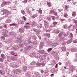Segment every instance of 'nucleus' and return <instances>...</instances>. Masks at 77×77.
Listing matches in <instances>:
<instances>
[{
    "instance_id": "obj_57",
    "label": "nucleus",
    "mask_w": 77,
    "mask_h": 77,
    "mask_svg": "<svg viewBox=\"0 0 77 77\" xmlns=\"http://www.w3.org/2000/svg\"><path fill=\"white\" fill-rule=\"evenodd\" d=\"M1 38L2 39H3V40H5V37L4 36H2L1 37Z\"/></svg>"
},
{
    "instance_id": "obj_54",
    "label": "nucleus",
    "mask_w": 77,
    "mask_h": 77,
    "mask_svg": "<svg viewBox=\"0 0 77 77\" xmlns=\"http://www.w3.org/2000/svg\"><path fill=\"white\" fill-rule=\"evenodd\" d=\"M0 61L1 62H3L4 61V60H3V59L2 58H0Z\"/></svg>"
},
{
    "instance_id": "obj_60",
    "label": "nucleus",
    "mask_w": 77,
    "mask_h": 77,
    "mask_svg": "<svg viewBox=\"0 0 77 77\" xmlns=\"http://www.w3.org/2000/svg\"><path fill=\"white\" fill-rule=\"evenodd\" d=\"M14 48L16 50H17V49H18V46H16Z\"/></svg>"
},
{
    "instance_id": "obj_23",
    "label": "nucleus",
    "mask_w": 77,
    "mask_h": 77,
    "mask_svg": "<svg viewBox=\"0 0 77 77\" xmlns=\"http://www.w3.org/2000/svg\"><path fill=\"white\" fill-rule=\"evenodd\" d=\"M71 42H72V41L71 40H69L67 41L66 43L67 44H70Z\"/></svg>"
},
{
    "instance_id": "obj_6",
    "label": "nucleus",
    "mask_w": 77,
    "mask_h": 77,
    "mask_svg": "<svg viewBox=\"0 0 77 77\" xmlns=\"http://www.w3.org/2000/svg\"><path fill=\"white\" fill-rule=\"evenodd\" d=\"M71 50L72 52H75L77 51V49L76 48H71Z\"/></svg>"
},
{
    "instance_id": "obj_15",
    "label": "nucleus",
    "mask_w": 77,
    "mask_h": 77,
    "mask_svg": "<svg viewBox=\"0 0 77 77\" xmlns=\"http://www.w3.org/2000/svg\"><path fill=\"white\" fill-rule=\"evenodd\" d=\"M56 71L57 70L56 69H53L51 70V72H56Z\"/></svg>"
},
{
    "instance_id": "obj_11",
    "label": "nucleus",
    "mask_w": 77,
    "mask_h": 77,
    "mask_svg": "<svg viewBox=\"0 0 77 77\" xmlns=\"http://www.w3.org/2000/svg\"><path fill=\"white\" fill-rule=\"evenodd\" d=\"M77 14H76V12L75 11H73L72 13V17H75L76 16V15Z\"/></svg>"
},
{
    "instance_id": "obj_40",
    "label": "nucleus",
    "mask_w": 77,
    "mask_h": 77,
    "mask_svg": "<svg viewBox=\"0 0 77 77\" xmlns=\"http://www.w3.org/2000/svg\"><path fill=\"white\" fill-rule=\"evenodd\" d=\"M45 62V60L42 59V60H40V62L42 63H44Z\"/></svg>"
},
{
    "instance_id": "obj_21",
    "label": "nucleus",
    "mask_w": 77,
    "mask_h": 77,
    "mask_svg": "<svg viewBox=\"0 0 77 77\" xmlns=\"http://www.w3.org/2000/svg\"><path fill=\"white\" fill-rule=\"evenodd\" d=\"M47 20H49V21H51V16H49L48 17H47Z\"/></svg>"
},
{
    "instance_id": "obj_14",
    "label": "nucleus",
    "mask_w": 77,
    "mask_h": 77,
    "mask_svg": "<svg viewBox=\"0 0 77 77\" xmlns=\"http://www.w3.org/2000/svg\"><path fill=\"white\" fill-rule=\"evenodd\" d=\"M38 17V14H33V15L31 16V17L33 19L35 18H36V17Z\"/></svg>"
},
{
    "instance_id": "obj_35",
    "label": "nucleus",
    "mask_w": 77,
    "mask_h": 77,
    "mask_svg": "<svg viewBox=\"0 0 77 77\" xmlns=\"http://www.w3.org/2000/svg\"><path fill=\"white\" fill-rule=\"evenodd\" d=\"M22 39H18L17 40V43H18V44H20V43H21V42H22Z\"/></svg>"
},
{
    "instance_id": "obj_50",
    "label": "nucleus",
    "mask_w": 77,
    "mask_h": 77,
    "mask_svg": "<svg viewBox=\"0 0 77 77\" xmlns=\"http://www.w3.org/2000/svg\"><path fill=\"white\" fill-rule=\"evenodd\" d=\"M0 73L2 75H3V74H5V73L3 72V71L2 70H0Z\"/></svg>"
},
{
    "instance_id": "obj_18",
    "label": "nucleus",
    "mask_w": 77,
    "mask_h": 77,
    "mask_svg": "<svg viewBox=\"0 0 77 77\" xmlns=\"http://www.w3.org/2000/svg\"><path fill=\"white\" fill-rule=\"evenodd\" d=\"M57 45V43H53L52 44V47H54Z\"/></svg>"
},
{
    "instance_id": "obj_52",
    "label": "nucleus",
    "mask_w": 77,
    "mask_h": 77,
    "mask_svg": "<svg viewBox=\"0 0 77 77\" xmlns=\"http://www.w3.org/2000/svg\"><path fill=\"white\" fill-rule=\"evenodd\" d=\"M69 36H70V37L71 38H72V37L73 36V35H72V33H70V35H69Z\"/></svg>"
},
{
    "instance_id": "obj_30",
    "label": "nucleus",
    "mask_w": 77,
    "mask_h": 77,
    "mask_svg": "<svg viewBox=\"0 0 77 77\" xmlns=\"http://www.w3.org/2000/svg\"><path fill=\"white\" fill-rule=\"evenodd\" d=\"M65 11H68V8L67 6V5H65Z\"/></svg>"
},
{
    "instance_id": "obj_13",
    "label": "nucleus",
    "mask_w": 77,
    "mask_h": 77,
    "mask_svg": "<svg viewBox=\"0 0 77 77\" xmlns=\"http://www.w3.org/2000/svg\"><path fill=\"white\" fill-rule=\"evenodd\" d=\"M47 4L48 7H51V3L50 2H47Z\"/></svg>"
},
{
    "instance_id": "obj_55",
    "label": "nucleus",
    "mask_w": 77,
    "mask_h": 77,
    "mask_svg": "<svg viewBox=\"0 0 77 77\" xmlns=\"http://www.w3.org/2000/svg\"><path fill=\"white\" fill-rule=\"evenodd\" d=\"M53 14L55 15H57V13L56 12H53Z\"/></svg>"
},
{
    "instance_id": "obj_20",
    "label": "nucleus",
    "mask_w": 77,
    "mask_h": 77,
    "mask_svg": "<svg viewBox=\"0 0 77 77\" xmlns=\"http://www.w3.org/2000/svg\"><path fill=\"white\" fill-rule=\"evenodd\" d=\"M7 60L9 62H11V57H10V56H8L7 57Z\"/></svg>"
},
{
    "instance_id": "obj_12",
    "label": "nucleus",
    "mask_w": 77,
    "mask_h": 77,
    "mask_svg": "<svg viewBox=\"0 0 77 77\" xmlns=\"http://www.w3.org/2000/svg\"><path fill=\"white\" fill-rule=\"evenodd\" d=\"M46 58V56L45 55H43L41 56V57L40 58V60H42V59H44Z\"/></svg>"
},
{
    "instance_id": "obj_49",
    "label": "nucleus",
    "mask_w": 77,
    "mask_h": 77,
    "mask_svg": "<svg viewBox=\"0 0 77 77\" xmlns=\"http://www.w3.org/2000/svg\"><path fill=\"white\" fill-rule=\"evenodd\" d=\"M36 65H37V66H41V63H39L38 62L37 63Z\"/></svg>"
},
{
    "instance_id": "obj_45",
    "label": "nucleus",
    "mask_w": 77,
    "mask_h": 77,
    "mask_svg": "<svg viewBox=\"0 0 77 77\" xmlns=\"http://www.w3.org/2000/svg\"><path fill=\"white\" fill-rule=\"evenodd\" d=\"M65 20H66L65 19H60V21H61V22H63Z\"/></svg>"
},
{
    "instance_id": "obj_19",
    "label": "nucleus",
    "mask_w": 77,
    "mask_h": 77,
    "mask_svg": "<svg viewBox=\"0 0 77 77\" xmlns=\"http://www.w3.org/2000/svg\"><path fill=\"white\" fill-rule=\"evenodd\" d=\"M16 59H17L16 57H14V56H12L11 58V60H15Z\"/></svg>"
},
{
    "instance_id": "obj_56",
    "label": "nucleus",
    "mask_w": 77,
    "mask_h": 77,
    "mask_svg": "<svg viewBox=\"0 0 77 77\" xmlns=\"http://www.w3.org/2000/svg\"><path fill=\"white\" fill-rule=\"evenodd\" d=\"M41 65H42L43 66H44L45 65V63H41Z\"/></svg>"
},
{
    "instance_id": "obj_25",
    "label": "nucleus",
    "mask_w": 77,
    "mask_h": 77,
    "mask_svg": "<svg viewBox=\"0 0 77 77\" xmlns=\"http://www.w3.org/2000/svg\"><path fill=\"white\" fill-rule=\"evenodd\" d=\"M39 53H40L41 54H44L45 53V51L44 50H42L40 51H39Z\"/></svg>"
},
{
    "instance_id": "obj_5",
    "label": "nucleus",
    "mask_w": 77,
    "mask_h": 77,
    "mask_svg": "<svg viewBox=\"0 0 77 77\" xmlns=\"http://www.w3.org/2000/svg\"><path fill=\"white\" fill-rule=\"evenodd\" d=\"M11 3V2L9 1H7V2H3L4 5H9V4Z\"/></svg>"
},
{
    "instance_id": "obj_51",
    "label": "nucleus",
    "mask_w": 77,
    "mask_h": 77,
    "mask_svg": "<svg viewBox=\"0 0 77 77\" xmlns=\"http://www.w3.org/2000/svg\"><path fill=\"white\" fill-rule=\"evenodd\" d=\"M4 31H5L4 33H8V31L6 30V29L4 30Z\"/></svg>"
},
{
    "instance_id": "obj_63",
    "label": "nucleus",
    "mask_w": 77,
    "mask_h": 77,
    "mask_svg": "<svg viewBox=\"0 0 77 77\" xmlns=\"http://www.w3.org/2000/svg\"><path fill=\"white\" fill-rule=\"evenodd\" d=\"M58 11H59V12H62V11H63V9L61 8L60 9H58Z\"/></svg>"
},
{
    "instance_id": "obj_3",
    "label": "nucleus",
    "mask_w": 77,
    "mask_h": 77,
    "mask_svg": "<svg viewBox=\"0 0 77 77\" xmlns=\"http://www.w3.org/2000/svg\"><path fill=\"white\" fill-rule=\"evenodd\" d=\"M28 24V25H25L24 26V27L25 29H29L30 28V24L29 23H26V25Z\"/></svg>"
},
{
    "instance_id": "obj_64",
    "label": "nucleus",
    "mask_w": 77,
    "mask_h": 77,
    "mask_svg": "<svg viewBox=\"0 0 77 77\" xmlns=\"http://www.w3.org/2000/svg\"><path fill=\"white\" fill-rule=\"evenodd\" d=\"M11 50H13V51H15L16 50L15 48H11Z\"/></svg>"
},
{
    "instance_id": "obj_37",
    "label": "nucleus",
    "mask_w": 77,
    "mask_h": 77,
    "mask_svg": "<svg viewBox=\"0 0 77 77\" xmlns=\"http://www.w3.org/2000/svg\"><path fill=\"white\" fill-rule=\"evenodd\" d=\"M33 30L34 32H35L36 33H37L39 32V31H38V30L35 28H34L33 29Z\"/></svg>"
},
{
    "instance_id": "obj_62",
    "label": "nucleus",
    "mask_w": 77,
    "mask_h": 77,
    "mask_svg": "<svg viewBox=\"0 0 77 77\" xmlns=\"http://www.w3.org/2000/svg\"><path fill=\"white\" fill-rule=\"evenodd\" d=\"M5 6V4H4L3 2L2 4L1 5V7H3V6Z\"/></svg>"
},
{
    "instance_id": "obj_2",
    "label": "nucleus",
    "mask_w": 77,
    "mask_h": 77,
    "mask_svg": "<svg viewBox=\"0 0 77 77\" xmlns=\"http://www.w3.org/2000/svg\"><path fill=\"white\" fill-rule=\"evenodd\" d=\"M44 25L46 27H47L48 26V22L47 21L45 20L44 22Z\"/></svg>"
},
{
    "instance_id": "obj_48",
    "label": "nucleus",
    "mask_w": 77,
    "mask_h": 77,
    "mask_svg": "<svg viewBox=\"0 0 77 77\" xmlns=\"http://www.w3.org/2000/svg\"><path fill=\"white\" fill-rule=\"evenodd\" d=\"M17 38L18 39H21L23 38V36H21V35H19L18 37Z\"/></svg>"
},
{
    "instance_id": "obj_16",
    "label": "nucleus",
    "mask_w": 77,
    "mask_h": 77,
    "mask_svg": "<svg viewBox=\"0 0 77 77\" xmlns=\"http://www.w3.org/2000/svg\"><path fill=\"white\" fill-rule=\"evenodd\" d=\"M9 11L7 10H5V11H4V14H5L8 15L9 14Z\"/></svg>"
},
{
    "instance_id": "obj_41",
    "label": "nucleus",
    "mask_w": 77,
    "mask_h": 77,
    "mask_svg": "<svg viewBox=\"0 0 77 77\" xmlns=\"http://www.w3.org/2000/svg\"><path fill=\"white\" fill-rule=\"evenodd\" d=\"M23 69L24 71H26V70H27V66H23Z\"/></svg>"
},
{
    "instance_id": "obj_34",
    "label": "nucleus",
    "mask_w": 77,
    "mask_h": 77,
    "mask_svg": "<svg viewBox=\"0 0 77 77\" xmlns=\"http://www.w3.org/2000/svg\"><path fill=\"white\" fill-rule=\"evenodd\" d=\"M66 50V48L65 47H63L62 48V50L63 51H65Z\"/></svg>"
},
{
    "instance_id": "obj_7",
    "label": "nucleus",
    "mask_w": 77,
    "mask_h": 77,
    "mask_svg": "<svg viewBox=\"0 0 77 77\" xmlns=\"http://www.w3.org/2000/svg\"><path fill=\"white\" fill-rule=\"evenodd\" d=\"M24 29L23 28H19V32L22 33H24Z\"/></svg>"
},
{
    "instance_id": "obj_46",
    "label": "nucleus",
    "mask_w": 77,
    "mask_h": 77,
    "mask_svg": "<svg viewBox=\"0 0 77 77\" xmlns=\"http://www.w3.org/2000/svg\"><path fill=\"white\" fill-rule=\"evenodd\" d=\"M45 75H46V76H48V75H49V73L47 72H45Z\"/></svg>"
},
{
    "instance_id": "obj_39",
    "label": "nucleus",
    "mask_w": 77,
    "mask_h": 77,
    "mask_svg": "<svg viewBox=\"0 0 77 77\" xmlns=\"http://www.w3.org/2000/svg\"><path fill=\"white\" fill-rule=\"evenodd\" d=\"M22 19L23 20H24V21H27V20H26L27 19L25 17H24V16H23L22 17Z\"/></svg>"
},
{
    "instance_id": "obj_10",
    "label": "nucleus",
    "mask_w": 77,
    "mask_h": 77,
    "mask_svg": "<svg viewBox=\"0 0 77 77\" xmlns=\"http://www.w3.org/2000/svg\"><path fill=\"white\" fill-rule=\"evenodd\" d=\"M31 24L33 26H35L37 25V23L36 22L32 21L31 22Z\"/></svg>"
},
{
    "instance_id": "obj_8",
    "label": "nucleus",
    "mask_w": 77,
    "mask_h": 77,
    "mask_svg": "<svg viewBox=\"0 0 77 77\" xmlns=\"http://www.w3.org/2000/svg\"><path fill=\"white\" fill-rule=\"evenodd\" d=\"M57 24H58V22L54 21L53 23V24L54 25V27H57V26L56 25H57Z\"/></svg>"
},
{
    "instance_id": "obj_53",
    "label": "nucleus",
    "mask_w": 77,
    "mask_h": 77,
    "mask_svg": "<svg viewBox=\"0 0 77 77\" xmlns=\"http://www.w3.org/2000/svg\"><path fill=\"white\" fill-rule=\"evenodd\" d=\"M52 50V48H49L48 49L47 51H48V52H49V51H51Z\"/></svg>"
},
{
    "instance_id": "obj_29",
    "label": "nucleus",
    "mask_w": 77,
    "mask_h": 77,
    "mask_svg": "<svg viewBox=\"0 0 77 77\" xmlns=\"http://www.w3.org/2000/svg\"><path fill=\"white\" fill-rule=\"evenodd\" d=\"M1 56L3 59H5V54H2L1 55Z\"/></svg>"
},
{
    "instance_id": "obj_38",
    "label": "nucleus",
    "mask_w": 77,
    "mask_h": 77,
    "mask_svg": "<svg viewBox=\"0 0 77 77\" xmlns=\"http://www.w3.org/2000/svg\"><path fill=\"white\" fill-rule=\"evenodd\" d=\"M76 28V26L75 25H74L73 27V28L71 29L72 30H74V29H75Z\"/></svg>"
},
{
    "instance_id": "obj_36",
    "label": "nucleus",
    "mask_w": 77,
    "mask_h": 77,
    "mask_svg": "<svg viewBox=\"0 0 77 77\" xmlns=\"http://www.w3.org/2000/svg\"><path fill=\"white\" fill-rule=\"evenodd\" d=\"M44 45V43H43V42H42L40 43V46L41 47V48H43V45Z\"/></svg>"
},
{
    "instance_id": "obj_27",
    "label": "nucleus",
    "mask_w": 77,
    "mask_h": 77,
    "mask_svg": "<svg viewBox=\"0 0 77 77\" xmlns=\"http://www.w3.org/2000/svg\"><path fill=\"white\" fill-rule=\"evenodd\" d=\"M27 41H28V44H30L31 43V40H30V39H29V38H28L27 39Z\"/></svg>"
},
{
    "instance_id": "obj_44",
    "label": "nucleus",
    "mask_w": 77,
    "mask_h": 77,
    "mask_svg": "<svg viewBox=\"0 0 77 77\" xmlns=\"http://www.w3.org/2000/svg\"><path fill=\"white\" fill-rule=\"evenodd\" d=\"M19 46L20 47H23V44L20 43L19 44Z\"/></svg>"
},
{
    "instance_id": "obj_43",
    "label": "nucleus",
    "mask_w": 77,
    "mask_h": 77,
    "mask_svg": "<svg viewBox=\"0 0 77 77\" xmlns=\"http://www.w3.org/2000/svg\"><path fill=\"white\" fill-rule=\"evenodd\" d=\"M32 38L33 39H34V40H36V36L35 35H34L32 37Z\"/></svg>"
},
{
    "instance_id": "obj_26",
    "label": "nucleus",
    "mask_w": 77,
    "mask_h": 77,
    "mask_svg": "<svg viewBox=\"0 0 77 77\" xmlns=\"http://www.w3.org/2000/svg\"><path fill=\"white\" fill-rule=\"evenodd\" d=\"M11 21H12L11 20V19H8V20H7L6 21V23H11Z\"/></svg>"
},
{
    "instance_id": "obj_32",
    "label": "nucleus",
    "mask_w": 77,
    "mask_h": 77,
    "mask_svg": "<svg viewBox=\"0 0 77 77\" xmlns=\"http://www.w3.org/2000/svg\"><path fill=\"white\" fill-rule=\"evenodd\" d=\"M67 27H68V25L67 24H66L63 25V28L65 29H67Z\"/></svg>"
},
{
    "instance_id": "obj_28",
    "label": "nucleus",
    "mask_w": 77,
    "mask_h": 77,
    "mask_svg": "<svg viewBox=\"0 0 77 77\" xmlns=\"http://www.w3.org/2000/svg\"><path fill=\"white\" fill-rule=\"evenodd\" d=\"M37 12H38V14H42V10L41 9H39L37 11Z\"/></svg>"
},
{
    "instance_id": "obj_58",
    "label": "nucleus",
    "mask_w": 77,
    "mask_h": 77,
    "mask_svg": "<svg viewBox=\"0 0 77 77\" xmlns=\"http://www.w3.org/2000/svg\"><path fill=\"white\" fill-rule=\"evenodd\" d=\"M31 64L32 65H35V62H34V61L32 62L31 63Z\"/></svg>"
},
{
    "instance_id": "obj_61",
    "label": "nucleus",
    "mask_w": 77,
    "mask_h": 77,
    "mask_svg": "<svg viewBox=\"0 0 77 77\" xmlns=\"http://www.w3.org/2000/svg\"><path fill=\"white\" fill-rule=\"evenodd\" d=\"M21 20H19V21H18V24H21Z\"/></svg>"
},
{
    "instance_id": "obj_59",
    "label": "nucleus",
    "mask_w": 77,
    "mask_h": 77,
    "mask_svg": "<svg viewBox=\"0 0 77 77\" xmlns=\"http://www.w3.org/2000/svg\"><path fill=\"white\" fill-rule=\"evenodd\" d=\"M43 36H46L47 37V34L45 33H43Z\"/></svg>"
},
{
    "instance_id": "obj_24",
    "label": "nucleus",
    "mask_w": 77,
    "mask_h": 77,
    "mask_svg": "<svg viewBox=\"0 0 77 77\" xmlns=\"http://www.w3.org/2000/svg\"><path fill=\"white\" fill-rule=\"evenodd\" d=\"M37 27L39 29H41L42 27V24L41 23L40 25H38Z\"/></svg>"
},
{
    "instance_id": "obj_17",
    "label": "nucleus",
    "mask_w": 77,
    "mask_h": 77,
    "mask_svg": "<svg viewBox=\"0 0 77 77\" xmlns=\"http://www.w3.org/2000/svg\"><path fill=\"white\" fill-rule=\"evenodd\" d=\"M17 52H12L11 53V54L12 55H14V56H18V55L17 54Z\"/></svg>"
},
{
    "instance_id": "obj_31",
    "label": "nucleus",
    "mask_w": 77,
    "mask_h": 77,
    "mask_svg": "<svg viewBox=\"0 0 77 77\" xmlns=\"http://www.w3.org/2000/svg\"><path fill=\"white\" fill-rule=\"evenodd\" d=\"M51 18L52 20H53V21L54 20H56V17L54 16H51Z\"/></svg>"
},
{
    "instance_id": "obj_22",
    "label": "nucleus",
    "mask_w": 77,
    "mask_h": 77,
    "mask_svg": "<svg viewBox=\"0 0 77 77\" xmlns=\"http://www.w3.org/2000/svg\"><path fill=\"white\" fill-rule=\"evenodd\" d=\"M68 15L66 13H65L63 14V17H65V18H68Z\"/></svg>"
},
{
    "instance_id": "obj_33",
    "label": "nucleus",
    "mask_w": 77,
    "mask_h": 77,
    "mask_svg": "<svg viewBox=\"0 0 77 77\" xmlns=\"http://www.w3.org/2000/svg\"><path fill=\"white\" fill-rule=\"evenodd\" d=\"M50 37H51L50 34L49 33H48L47 34L46 37H47V38H50Z\"/></svg>"
},
{
    "instance_id": "obj_9",
    "label": "nucleus",
    "mask_w": 77,
    "mask_h": 77,
    "mask_svg": "<svg viewBox=\"0 0 77 77\" xmlns=\"http://www.w3.org/2000/svg\"><path fill=\"white\" fill-rule=\"evenodd\" d=\"M21 72V70L19 69H16L15 70V72L16 74H19Z\"/></svg>"
},
{
    "instance_id": "obj_1",
    "label": "nucleus",
    "mask_w": 77,
    "mask_h": 77,
    "mask_svg": "<svg viewBox=\"0 0 77 77\" xmlns=\"http://www.w3.org/2000/svg\"><path fill=\"white\" fill-rule=\"evenodd\" d=\"M34 56L36 58H39L41 57V55L38 53H36L34 54Z\"/></svg>"
},
{
    "instance_id": "obj_42",
    "label": "nucleus",
    "mask_w": 77,
    "mask_h": 77,
    "mask_svg": "<svg viewBox=\"0 0 77 77\" xmlns=\"http://www.w3.org/2000/svg\"><path fill=\"white\" fill-rule=\"evenodd\" d=\"M26 12L27 13V14H30V10H27L26 11Z\"/></svg>"
},
{
    "instance_id": "obj_4",
    "label": "nucleus",
    "mask_w": 77,
    "mask_h": 77,
    "mask_svg": "<svg viewBox=\"0 0 77 77\" xmlns=\"http://www.w3.org/2000/svg\"><path fill=\"white\" fill-rule=\"evenodd\" d=\"M74 69V67L73 66H70L69 67V70L70 71H72L73 72Z\"/></svg>"
},
{
    "instance_id": "obj_47",
    "label": "nucleus",
    "mask_w": 77,
    "mask_h": 77,
    "mask_svg": "<svg viewBox=\"0 0 77 77\" xmlns=\"http://www.w3.org/2000/svg\"><path fill=\"white\" fill-rule=\"evenodd\" d=\"M26 77H30V75L29 74L27 73L26 75Z\"/></svg>"
}]
</instances>
